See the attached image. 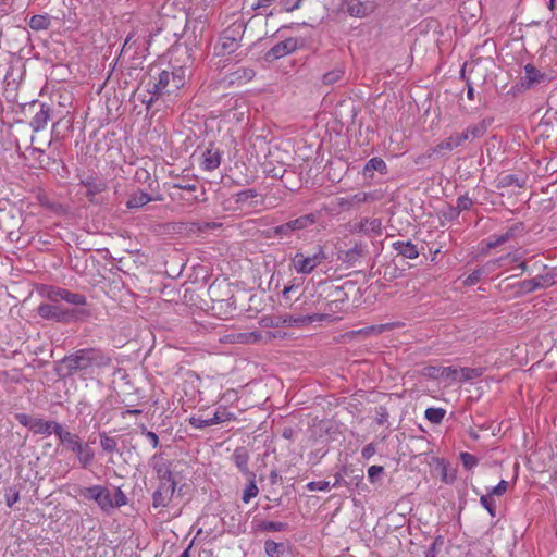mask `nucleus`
I'll return each instance as SVG.
<instances>
[{"label": "nucleus", "mask_w": 557, "mask_h": 557, "mask_svg": "<svg viewBox=\"0 0 557 557\" xmlns=\"http://www.w3.org/2000/svg\"><path fill=\"white\" fill-rule=\"evenodd\" d=\"M61 363L66 368L67 375L81 373L86 377L96 370H103L111 366V356L97 347L77 349L71 355L65 356Z\"/></svg>", "instance_id": "obj_1"}, {"label": "nucleus", "mask_w": 557, "mask_h": 557, "mask_svg": "<svg viewBox=\"0 0 557 557\" xmlns=\"http://www.w3.org/2000/svg\"><path fill=\"white\" fill-rule=\"evenodd\" d=\"M186 84V67L176 66L172 71L163 70L158 74L157 81L149 89L151 94L147 101L151 104L153 101L168 96L172 101L177 96V91Z\"/></svg>", "instance_id": "obj_2"}, {"label": "nucleus", "mask_w": 557, "mask_h": 557, "mask_svg": "<svg viewBox=\"0 0 557 557\" xmlns=\"http://www.w3.org/2000/svg\"><path fill=\"white\" fill-rule=\"evenodd\" d=\"M21 113L29 119L28 125L33 133H38L54 117L55 108L52 102L33 100L21 106Z\"/></svg>", "instance_id": "obj_3"}, {"label": "nucleus", "mask_w": 557, "mask_h": 557, "mask_svg": "<svg viewBox=\"0 0 557 557\" xmlns=\"http://www.w3.org/2000/svg\"><path fill=\"white\" fill-rule=\"evenodd\" d=\"M37 312L44 319L54 320L61 323H70L77 319H87L90 317V311L87 309H67L54 304H41L38 306Z\"/></svg>", "instance_id": "obj_4"}, {"label": "nucleus", "mask_w": 557, "mask_h": 557, "mask_svg": "<svg viewBox=\"0 0 557 557\" xmlns=\"http://www.w3.org/2000/svg\"><path fill=\"white\" fill-rule=\"evenodd\" d=\"M327 259L326 252L321 245L313 247L311 252L297 251L292 258V265L298 274H311Z\"/></svg>", "instance_id": "obj_5"}, {"label": "nucleus", "mask_w": 557, "mask_h": 557, "mask_svg": "<svg viewBox=\"0 0 557 557\" xmlns=\"http://www.w3.org/2000/svg\"><path fill=\"white\" fill-rule=\"evenodd\" d=\"M363 476L362 469H356L354 465L345 463L334 474L332 487L345 486L349 491H354L362 483Z\"/></svg>", "instance_id": "obj_6"}, {"label": "nucleus", "mask_w": 557, "mask_h": 557, "mask_svg": "<svg viewBox=\"0 0 557 557\" xmlns=\"http://www.w3.org/2000/svg\"><path fill=\"white\" fill-rule=\"evenodd\" d=\"M78 494L86 500L95 502L103 512L112 511L111 492L107 486L97 484L78 487Z\"/></svg>", "instance_id": "obj_7"}, {"label": "nucleus", "mask_w": 557, "mask_h": 557, "mask_svg": "<svg viewBox=\"0 0 557 557\" xmlns=\"http://www.w3.org/2000/svg\"><path fill=\"white\" fill-rule=\"evenodd\" d=\"M242 39V25H232L221 34L219 42L215 46L216 53L226 55L235 52L240 47Z\"/></svg>", "instance_id": "obj_8"}, {"label": "nucleus", "mask_w": 557, "mask_h": 557, "mask_svg": "<svg viewBox=\"0 0 557 557\" xmlns=\"http://www.w3.org/2000/svg\"><path fill=\"white\" fill-rule=\"evenodd\" d=\"M317 220L318 216L315 213L304 214L297 219L275 226L273 232L281 238L290 237L293 234L312 226L317 223Z\"/></svg>", "instance_id": "obj_9"}, {"label": "nucleus", "mask_w": 557, "mask_h": 557, "mask_svg": "<svg viewBox=\"0 0 557 557\" xmlns=\"http://www.w3.org/2000/svg\"><path fill=\"white\" fill-rule=\"evenodd\" d=\"M46 296L49 300L53 302H58L60 300H64L67 304L83 307L87 304V298L83 294L73 293L69 289L57 287V286H49L47 288Z\"/></svg>", "instance_id": "obj_10"}, {"label": "nucleus", "mask_w": 557, "mask_h": 557, "mask_svg": "<svg viewBox=\"0 0 557 557\" xmlns=\"http://www.w3.org/2000/svg\"><path fill=\"white\" fill-rule=\"evenodd\" d=\"M178 482H159L156 491L152 493V507L166 508L174 497Z\"/></svg>", "instance_id": "obj_11"}, {"label": "nucleus", "mask_w": 557, "mask_h": 557, "mask_svg": "<svg viewBox=\"0 0 557 557\" xmlns=\"http://www.w3.org/2000/svg\"><path fill=\"white\" fill-rule=\"evenodd\" d=\"M298 49V39L294 37L286 38L275 44L267 53V60H277L288 55Z\"/></svg>", "instance_id": "obj_12"}, {"label": "nucleus", "mask_w": 557, "mask_h": 557, "mask_svg": "<svg viewBox=\"0 0 557 557\" xmlns=\"http://www.w3.org/2000/svg\"><path fill=\"white\" fill-rule=\"evenodd\" d=\"M150 466L156 472L159 482H177L175 474L170 468V462L164 460L161 455H153L150 459Z\"/></svg>", "instance_id": "obj_13"}, {"label": "nucleus", "mask_w": 557, "mask_h": 557, "mask_svg": "<svg viewBox=\"0 0 557 557\" xmlns=\"http://www.w3.org/2000/svg\"><path fill=\"white\" fill-rule=\"evenodd\" d=\"M467 141V135L461 133H454L449 137L443 139L436 146L428 150V157H433L442 151H451Z\"/></svg>", "instance_id": "obj_14"}, {"label": "nucleus", "mask_w": 557, "mask_h": 557, "mask_svg": "<svg viewBox=\"0 0 557 557\" xmlns=\"http://www.w3.org/2000/svg\"><path fill=\"white\" fill-rule=\"evenodd\" d=\"M79 184L86 188V197L89 202H96L95 197L107 189V183L95 175H86L79 180Z\"/></svg>", "instance_id": "obj_15"}, {"label": "nucleus", "mask_w": 557, "mask_h": 557, "mask_svg": "<svg viewBox=\"0 0 557 557\" xmlns=\"http://www.w3.org/2000/svg\"><path fill=\"white\" fill-rule=\"evenodd\" d=\"M548 77L545 73L541 72L533 64L528 63L524 65V76L521 78L520 84L517 87H521L522 89H531L537 84H541L547 81Z\"/></svg>", "instance_id": "obj_16"}, {"label": "nucleus", "mask_w": 557, "mask_h": 557, "mask_svg": "<svg viewBox=\"0 0 557 557\" xmlns=\"http://www.w3.org/2000/svg\"><path fill=\"white\" fill-rule=\"evenodd\" d=\"M367 252V245L359 242L355 243L350 249L339 251L338 259L348 267H355Z\"/></svg>", "instance_id": "obj_17"}, {"label": "nucleus", "mask_w": 557, "mask_h": 557, "mask_svg": "<svg viewBox=\"0 0 557 557\" xmlns=\"http://www.w3.org/2000/svg\"><path fill=\"white\" fill-rule=\"evenodd\" d=\"M222 152L212 146L208 147L201 154L200 168L202 171L212 172L221 165Z\"/></svg>", "instance_id": "obj_18"}, {"label": "nucleus", "mask_w": 557, "mask_h": 557, "mask_svg": "<svg viewBox=\"0 0 557 557\" xmlns=\"http://www.w3.org/2000/svg\"><path fill=\"white\" fill-rule=\"evenodd\" d=\"M185 191H180V190H171L169 193V196L171 198L172 201H175V202H178V203H182L184 206H193L197 202H202V201H206V189L203 187L200 188V193L199 195H186L184 194Z\"/></svg>", "instance_id": "obj_19"}, {"label": "nucleus", "mask_w": 557, "mask_h": 557, "mask_svg": "<svg viewBox=\"0 0 557 557\" xmlns=\"http://www.w3.org/2000/svg\"><path fill=\"white\" fill-rule=\"evenodd\" d=\"M63 426L57 421H46L37 418L32 432L44 436H50L52 434L58 436Z\"/></svg>", "instance_id": "obj_20"}, {"label": "nucleus", "mask_w": 557, "mask_h": 557, "mask_svg": "<svg viewBox=\"0 0 557 557\" xmlns=\"http://www.w3.org/2000/svg\"><path fill=\"white\" fill-rule=\"evenodd\" d=\"M375 171L383 175L388 172L386 162L380 157H373L367 161L362 169V175L364 178L372 180Z\"/></svg>", "instance_id": "obj_21"}, {"label": "nucleus", "mask_w": 557, "mask_h": 557, "mask_svg": "<svg viewBox=\"0 0 557 557\" xmlns=\"http://www.w3.org/2000/svg\"><path fill=\"white\" fill-rule=\"evenodd\" d=\"M521 230H522V224L517 223V224H513L510 227H508L507 231L502 234L491 235L488 238V242H487V247L495 248V247H498V246L505 244L509 239L513 238L516 236V234L518 232H520Z\"/></svg>", "instance_id": "obj_22"}, {"label": "nucleus", "mask_w": 557, "mask_h": 557, "mask_svg": "<svg viewBox=\"0 0 557 557\" xmlns=\"http://www.w3.org/2000/svg\"><path fill=\"white\" fill-rule=\"evenodd\" d=\"M355 228L369 236L380 235L382 232V222L376 218H366L356 224Z\"/></svg>", "instance_id": "obj_23"}, {"label": "nucleus", "mask_w": 557, "mask_h": 557, "mask_svg": "<svg viewBox=\"0 0 557 557\" xmlns=\"http://www.w3.org/2000/svg\"><path fill=\"white\" fill-rule=\"evenodd\" d=\"M58 438L62 445L66 447L72 453H76L83 446V442L81 437L76 433H71L70 431L62 428L61 432L58 435Z\"/></svg>", "instance_id": "obj_24"}, {"label": "nucleus", "mask_w": 557, "mask_h": 557, "mask_svg": "<svg viewBox=\"0 0 557 557\" xmlns=\"http://www.w3.org/2000/svg\"><path fill=\"white\" fill-rule=\"evenodd\" d=\"M232 460H233L234 465L236 466V468L244 475L247 476V475H249V473H253L248 468L249 454L245 447H237L232 455Z\"/></svg>", "instance_id": "obj_25"}, {"label": "nucleus", "mask_w": 557, "mask_h": 557, "mask_svg": "<svg viewBox=\"0 0 557 557\" xmlns=\"http://www.w3.org/2000/svg\"><path fill=\"white\" fill-rule=\"evenodd\" d=\"M392 247L398 255L407 259H416L419 257L417 245L410 240H397L392 244Z\"/></svg>", "instance_id": "obj_26"}, {"label": "nucleus", "mask_w": 557, "mask_h": 557, "mask_svg": "<svg viewBox=\"0 0 557 557\" xmlns=\"http://www.w3.org/2000/svg\"><path fill=\"white\" fill-rule=\"evenodd\" d=\"M161 199V197H151L148 193L138 190L129 196L128 200L126 201V207L128 209H139L150 201Z\"/></svg>", "instance_id": "obj_27"}, {"label": "nucleus", "mask_w": 557, "mask_h": 557, "mask_svg": "<svg viewBox=\"0 0 557 557\" xmlns=\"http://www.w3.org/2000/svg\"><path fill=\"white\" fill-rule=\"evenodd\" d=\"M346 12L350 16L362 18L368 16L372 12V9L360 0H348L346 2Z\"/></svg>", "instance_id": "obj_28"}, {"label": "nucleus", "mask_w": 557, "mask_h": 557, "mask_svg": "<svg viewBox=\"0 0 557 557\" xmlns=\"http://www.w3.org/2000/svg\"><path fill=\"white\" fill-rule=\"evenodd\" d=\"M264 552L269 557H284L287 553V544L267 540L264 542Z\"/></svg>", "instance_id": "obj_29"}, {"label": "nucleus", "mask_w": 557, "mask_h": 557, "mask_svg": "<svg viewBox=\"0 0 557 557\" xmlns=\"http://www.w3.org/2000/svg\"><path fill=\"white\" fill-rule=\"evenodd\" d=\"M388 329H389L388 324L371 325V326L362 327L359 330L350 331V332L346 333L345 336H347L349 338H354L356 336L367 337V336L374 335V334H381L382 332H384L385 330H388Z\"/></svg>", "instance_id": "obj_30"}, {"label": "nucleus", "mask_w": 557, "mask_h": 557, "mask_svg": "<svg viewBox=\"0 0 557 557\" xmlns=\"http://www.w3.org/2000/svg\"><path fill=\"white\" fill-rule=\"evenodd\" d=\"M488 123L485 120L476 124L469 125L462 133L467 135V140H474L485 135Z\"/></svg>", "instance_id": "obj_31"}, {"label": "nucleus", "mask_w": 557, "mask_h": 557, "mask_svg": "<svg viewBox=\"0 0 557 557\" xmlns=\"http://www.w3.org/2000/svg\"><path fill=\"white\" fill-rule=\"evenodd\" d=\"M258 197V193L253 188L244 189L234 195V201L238 207L252 206V200Z\"/></svg>", "instance_id": "obj_32"}, {"label": "nucleus", "mask_w": 557, "mask_h": 557, "mask_svg": "<svg viewBox=\"0 0 557 557\" xmlns=\"http://www.w3.org/2000/svg\"><path fill=\"white\" fill-rule=\"evenodd\" d=\"M237 419L234 412L228 411L225 407L219 406L210 418L212 425L220 424L227 421H235Z\"/></svg>", "instance_id": "obj_33"}, {"label": "nucleus", "mask_w": 557, "mask_h": 557, "mask_svg": "<svg viewBox=\"0 0 557 557\" xmlns=\"http://www.w3.org/2000/svg\"><path fill=\"white\" fill-rule=\"evenodd\" d=\"M75 455L78 459L81 467L84 469L87 468L94 461L95 458V454L87 443L83 444V446L79 448V450L75 453Z\"/></svg>", "instance_id": "obj_34"}, {"label": "nucleus", "mask_w": 557, "mask_h": 557, "mask_svg": "<svg viewBox=\"0 0 557 557\" xmlns=\"http://www.w3.org/2000/svg\"><path fill=\"white\" fill-rule=\"evenodd\" d=\"M28 25L33 30L36 32L46 30L50 27L51 20L48 14H35L30 17Z\"/></svg>", "instance_id": "obj_35"}, {"label": "nucleus", "mask_w": 557, "mask_h": 557, "mask_svg": "<svg viewBox=\"0 0 557 557\" xmlns=\"http://www.w3.org/2000/svg\"><path fill=\"white\" fill-rule=\"evenodd\" d=\"M247 478L249 480V483L245 487L243 495H242V500L245 504H248L259 493V488L256 484V473H249V475H247Z\"/></svg>", "instance_id": "obj_36"}, {"label": "nucleus", "mask_w": 557, "mask_h": 557, "mask_svg": "<svg viewBox=\"0 0 557 557\" xmlns=\"http://www.w3.org/2000/svg\"><path fill=\"white\" fill-rule=\"evenodd\" d=\"M99 444L101 449L108 454H114L117 451V438L109 436L107 432L99 433Z\"/></svg>", "instance_id": "obj_37"}, {"label": "nucleus", "mask_w": 557, "mask_h": 557, "mask_svg": "<svg viewBox=\"0 0 557 557\" xmlns=\"http://www.w3.org/2000/svg\"><path fill=\"white\" fill-rule=\"evenodd\" d=\"M483 372H484L483 368H468V367L460 368L458 370V374H459L458 381L463 383V382H469V381L479 379L480 376H482Z\"/></svg>", "instance_id": "obj_38"}, {"label": "nucleus", "mask_w": 557, "mask_h": 557, "mask_svg": "<svg viewBox=\"0 0 557 557\" xmlns=\"http://www.w3.org/2000/svg\"><path fill=\"white\" fill-rule=\"evenodd\" d=\"M202 186H200L198 184L197 181H193V182H184V181H181V182H176V183H173L172 184V190H180V191H186L187 194H190V195H197L196 193L201 188Z\"/></svg>", "instance_id": "obj_39"}, {"label": "nucleus", "mask_w": 557, "mask_h": 557, "mask_svg": "<svg viewBox=\"0 0 557 557\" xmlns=\"http://www.w3.org/2000/svg\"><path fill=\"white\" fill-rule=\"evenodd\" d=\"M139 36H138V30L137 29H133L125 38L124 40V44H123V47H122V50H121V53H124L128 50H131L132 48H135V53L137 52V50L140 48L141 46V42H139Z\"/></svg>", "instance_id": "obj_40"}, {"label": "nucleus", "mask_w": 557, "mask_h": 557, "mask_svg": "<svg viewBox=\"0 0 557 557\" xmlns=\"http://www.w3.org/2000/svg\"><path fill=\"white\" fill-rule=\"evenodd\" d=\"M446 414V410L438 407H430L425 410L424 417L434 424H440Z\"/></svg>", "instance_id": "obj_41"}, {"label": "nucleus", "mask_w": 557, "mask_h": 557, "mask_svg": "<svg viewBox=\"0 0 557 557\" xmlns=\"http://www.w3.org/2000/svg\"><path fill=\"white\" fill-rule=\"evenodd\" d=\"M344 73L345 71L343 67L336 66L323 75L322 82L325 85H333L343 78Z\"/></svg>", "instance_id": "obj_42"}, {"label": "nucleus", "mask_w": 557, "mask_h": 557, "mask_svg": "<svg viewBox=\"0 0 557 557\" xmlns=\"http://www.w3.org/2000/svg\"><path fill=\"white\" fill-rule=\"evenodd\" d=\"M544 273L536 275L539 281L543 283L544 288L557 284V272L554 270H548L546 265H544Z\"/></svg>", "instance_id": "obj_43"}, {"label": "nucleus", "mask_w": 557, "mask_h": 557, "mask_svg": "<svg viewBox=\"0 0 557 557\" xmlns=\"http://www.w3.org/2000/svg\"><path fill=\"white\" fill-rule=\"evenodd\" d=\"M480 504L482 507L488 512V515L492 518L496 517V502L494 499V496L491 494L481 495L480 497Z\"/></svg>", "instance_id": "obj_44"}, {"label": "nucleus", "mask_w": 557, "mask_h": 557, "mask_svg": "<svg viewBox=\"0 0 557 557\" xmlns=\"http://www.w3.org/2000/svg\"><path fill=\"white\" fill-rule=\"evenodd\" d=\"M459 459L466 470H472L479 465V458L467 451L460 453Z\"/></svg>", "instance_id": "obj_45"}, {"label": "nucleus", "mask_w": 557, "mask_h": 557, "mask_svg": "<svg viewBox=\"0 0 557 557\" xmlns=\"http://www.w3.org/2000/svg\"><path fill=\"white\" fill-rule=\"evenodd\" d=\"M111 504H112V510L114 508H120L127 504V496L125 493L121 490V487H116L114 494H111Z\"/></svg>", "instance_id": "obj_46"}, {"label": "nucleus", "mask_w": 557, "mask_h": 557, "mask_svg": "<svg viewBox=\"0 0 557 557\" xmlns=\"http://www.w3.org/2000/svg\"><path fill=\"white\" fill-rule=\"evenodd\" d=\"M502 184L505 187L517 186L521 188L525 185V178H521L515 174H507L502 178Z\"/></svg>", "instance_id": "obj_47"}, {"label": "nucleus", "mask_w": 557, "mask_h": 557, "mask_svg": "<svg viewBox=\"0 0 557 557\" xmlns=\"http://www.w3.org/2000/svg\"><path fill=\"white\" fill-rule=\"evenodd\" d=\"M286 523L280 521H263L260 524V530L265 532H280L286 529Z\"/></svg>", "instance_id": "obj_48"}, {"label": "nucleus", "mask_w": 557, "mask_h": 557, "mask_svg": "<svg viewBox=\"0 0 557 557\" xmlns=\"http://www.w3.org/2000/svg\"><path fill=\"white\" fill-rule=\"evenodd\" d=\"M444 544V536L436 535L432 542V544L428 547L424 553V557H436L438 553V548Z\"/></svg>", "instance_id": "obj_49"}, {"label": "nucleus", "mask_w": 557, "mask_h": 557, "mask_svg": "<svg viewBox=\"0 0 557 557\" xmlns=\"http://www.w3.org/2000/svg\"><path fill=\"white\" fill-rule=\"evenodd\" d=\"M331 487H332V485L330 484L329 481H318V482L311 481L306 485V488L310 492H314V491L327 492V491H330Z\"/></svg>", "instance_id": "obj_50"}, {"label": "nucleus", "mask_w": 557, "mask_h": 557, "mask_svg": "<svg viewBox=\"0 0 557 557\" xmlns=\"http://www.w3.org/2000/svg\"><path fill=\"white\" fill-rule=\"evenodd\" d=\"M189 424L195 429H205L212 425L210 418H202L201 416L190 417Z\"/></svg>", "instance_id": "obj_51"}, {"label": "nucleus", "mask_w": 557, "mask_h": 557, "mask_svg": "<svg viewBox=\"0 0 557 557\" xmlns=\"http://www.w3.org/2000/svg\"><path fill=\"white\" fill-rule=\"evenodd\" d=\"M38 202L41 207H45L51 211L58 212L61 209V205L51 201L46 195H38Z\"/></svg>", "instance_id": "obj_52"}, {"label": "nucleus", "mask_w": 557, "mask_h": 557, "mask_svg": "<svg viewBox=\"0 0 557 557\" xmlns=\"http://www.w3.org/2000/svg\"><path fill=\"white\" fill-rule=\"evenodd\" d=\"M508 486H509V483L508 481L506 480H500L498 482V484L492 488H490L487 491L488 494H491L492 496H503L506 494L507 490H508Z\"/></svg>", "instance_id": "obj_53"}, {"label": "nucleus", "mask_w": 557, "mask_h": 557, "mask_svg": "<svg viewBox=\"0 0 557 557\" xmlns=\"http://www.w3.org/2000/svg\"><path fill=\"white\" fill-rule=\"evenodd\" d=\"M472 206L473 200L467 195H462L457 198V206L455 208L458 209L460 213L461 211L470 210Z\"/></svg>", "instance_id": "obj_54"}, {"label": "nucleus", "mask_w": 557, "mask_h": 557, "mask_svg": "<svg viewBox=\"0 0 557 557\" xmlns=\"http://www.w3.org/2000/svg\"><path fill=\"white\" fill-rule=\"evenodd\" d=\"M15 419L18 421L20 424L28 428L32 431L37 418H33L26 413H16Z\"/></svg>", "instance_id": "obj_55"}, {"label": "nucleus", "mask_w": 557, "mask_h": 557, "mask_svg": "<svg viewBox=\"0 0 557 557\" xmlns=\"http://www.w3.org/2000/svg\"><path fill=\"white\" fill-rule=\"evenodd\" d=\"M302 0H280V5L286 12H293L300 8Z\"/></svg>", "instance_id": "obj_56"}, {"label": "nucleus", "mask_w": 557, "mask_h": 557, "mask_svg": "<svg viewBox=\"0 0 557 557\" xmlns=\"http://www.w3.org/2000/svg\"><path fill=\"white\" fill-rule=\"evenodd\" d=\"M483 275V270L482 269H475L474 271H472L465 280V284L467 286H473L475 285L478 282H480L481 277Z\"/></svg>", "instance_id": "obj_57"}, {"label": "nucleus", "mask_w": 557, "mask_h": 557, "mask_svg": "<svg viewBox=\"0 0 557 557\" xmlns=\"http://www.w3.org/2000/svg\"><path fill=\"white\" fill-rule=\"evenodd\" d=\"M458 370L459 369L453 367H442L440 376L443 379H451L458 381Z\"/></svg>", "instance_id": "obj_58"}, {"label": "nucleus", "mask_w": 557, "mask_h": 557, "mask_svg": "<svg viewBox=\"0 0 557 557\" xmlns=\"http://www.w3.org/2000/svg\"><path fill=\"white\" fill-rule=\"evenodd\" d=\"M384 472V468L382 466H371L368 469V478L371 483H374L376 479Z\"/></svg>", "instance_id": "obj_59"}, {"label": "nucleus", "mask_w": 557, "mask_h": 557, "mask_svg": "<svg viewBox=\"0 0 557 557\" xmlns=\"http://www.w3.org/2000/svg\"><path fill=\"white\" fill-rule=\"evenodd\" d=\"M388 418H389V414H388V411L385 407L381 406L377 408L376 410V423L380 424V425H384L388 422Z\"/></svg>", "instance_id": "obj_60"}, {"label": "nucleus", "mask_w": 557, "mask_h": 557, "mask_svg": "<svg viewBox=\"0 0 557 557\" xmlns=\"http://www.w3.org/2000/svg\"><path fill=\"white\" fill-rule=\"evenodd\" d=\"M20 499V493L16 490H11L10 493L5 495V503L8 507H13V505Z\"/></svg>", "instance_id": "obj_61"}, {"label": "nucleus", "mask_w": 557, "mask_h": 557, "mask_svg": "<svg viewBox=\"0 0 557 557\" xmlns=\"http://www.w3.org/2000/svg\"><path fill=\"white\" fill-rule=\"evenodd\" d=\"M518 286H519L521 293H523V294H529V293H532V292L535 290L534 289L535 285L532 284L531 278L530 280H523V281L519 282Z\"/></svg>", "instance_id": "obj_62"}, {"label": "nucleus", "mask_w": 557, "mask_h": 557, "mask_svg": "<svg viewBox=\"0 0 557 557\" xmlns=\"http://www.w3.org/2000/svg\"><path fill=\"white\" fill-rule=\"evenodd\" d=\"M460 76L467 83V98L469 100H474V87L472 86V83L470 82V79L466 77L465 69L461 70Z\"/></svg>", "instance_id": "obj_63"}, {"label": "nucleus", "mask_w": 557, "mask_h": 557, "mask_svg": "<svg viewBox=\"0 0 557 557\" xmlns=\"http://www.w3.org/2000/svg\"><path fill=\"white\" fill-rule=\"evenodd\" d=\"M376 453V448H375V445L373 443H369L367 444L362 450H361V456L362 458L364 459H370L374 454Z\"/></svg>", "instance_id": "obj_64"}]
</instances>
